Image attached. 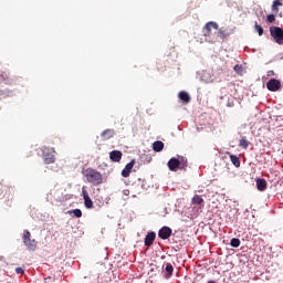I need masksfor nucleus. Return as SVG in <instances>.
I'll return each instance as SVG.
<instances>
[{
  "label": "nucleus",
  "mask_w": 283,
  "mask_h": 283,
  "mask_svg": "<svg viewBox=\"0 0 283 283\" xmlns=\"http://www.w3.org/2000/svg\"><path fill=\"white\" fill-rule=\"evenodd\" d=\"M82 174L86 178L87 182H90L94 187L103 185V174L98 172V170L93 168H86L82 171Z\"/></svg>",
  "instance_id": "1"
},
{
  "label": "nucleus",
  "mask_w": 283,
  "mask_h": 283,
  "mask_svg": "<svg viewBox=\"0 0 283 283\" xmlns=\"http://www.w3.org/2000/svg\"><path fill=\"white\" fill-rule=\"evenodd\" d=\"M22 242L29 251H36V247L39 243L36 242V240L32 239V233H30L28 230L23 231Z\"/></svg>",
  "instance_id": "2"
},
{
  "label": "nucleus",
  "mask_w": 283,
  "mask_h": 283,
  "mask_svg": "<svg viewBox=\"0 0 283 283\" xmlns=\"http://www.w3.org/2000/svg\"><path fill=\"white\" fill-rule=\"evenodd\" d=\"M271 36L274 39L275 43L283 45V30L280 27L270 28Z\"/></svg>",
  "instance_id": "3"
},
{
  "label": "nucleus",
  "mask_w": 283,
  "mask_h": 283,
  "mask_svg": "<svg viewBox=\"0 0 283 283\" xmlns=\"http://www.w3.org/2000/svg\"><path fill=\"white\" fill-rule=\"evenodd\" d=\"M3 192H4L3 198H6L7 205L10 207V202L14 200V187L4 186Z\"/></svg>",
  "instance_id": "4"
},
{
  "label": "nucleus",
  "mask_w": 283,
  "mask_h": 283,
  "mask_svg": "<svg viewBox=\"0 0 283 283\" xmlns=\"http://www.w3.org/2000/svg\"><path fill=\"white\" fill-rule=\"evenodd\" d=\"M82 196L86 209H94V201H92V198H90V192H87V189H85V187L82 188Z\"/></svg>",
  "instance_id": "5"
},
{
  "label": "nucleus",
  "mask_w": 283,
  "mask_h": 283,
  "mask_svg": "<svg viewBox=\"0 0 283 283\" xmlns=\"http://www.w3.org/2000/svg\"><path fill=\"white\" fill-rule=\"evenodd\" d=\"M266 87L270 92H277L282 87V82H280V80L271 78L266 83Z\"/></svg>",
  "instance_id": "6"
},
{
  "label": "nucleus",
  "mask_w": 283,
  "mask_h": 283,
  "mask_svg": "<svg viewBox=\"0 0 283 283\" xmlns=\"http://www.w3.org/2000/svg\"><path fill=\"white\" fill-rule=\"evenodd\" d=\"M171 228L165 226L158 231V238H160L161 240H169L171 238Z\"/></svg>",
  "instance_id": "7"
},
{
  "label": "nucleus",
  "mask_w": 283,
  "mask_h": 283,
  "mask_svg": "<svg viewBox=\"0 0 283 283\" xmlns=\"http://www.w3.org/2000/svg\"><path fill=\"white\" fill-rule=\"evenodd\" d=\"M43 160L45 165H52L56 158L50 153V148H43Z\"/></svg>",
  "instance_id": "8"
},
{
  "label": "nucleus",
  "mask_w": 283,
  "mask_h": 283,
  "mask_svg": "<svg viewBox=\"0 0 283 283\" xmlns=\"http://www.w3.org/2000/svg\"><path fill=\"white\" fill-rule=\"evenodd\" d=\"M168 169L170 171H178V169H180V160L176 157L170 158L168 161Z\"/></svg>",
  "instance_id": "9"
},
{
  "label": "nucleus",
  "mask_w": 283,
  "mask_h": 283,
  "mask_svg": "<svg viewBox=\"0 0 283 283\" xmlns=\"http://www.w3.org/2000/svg\"><path fill=\"white\" fill-rule=\"evenodd\" d=\"M134 165H136V160H132L128 163L125 168L122 170L123 178H129V174H132V169H134Z\"/></svg>",
  "instance_id": "10"
},
{
  "label": "nucleus",
  "mask_w": 283,
  "mask_h": 283,
  "mask_svg": "<svg viewBox=\"0 0 283 283\" xmlns=\"http://www.w3.org/2000/svg\"><path fill=\"white\" fill-rule=\"evenodd\" d=\"M205 36H211V30H218V23L216 22H208L205 28Z\"/></svg>",
  "instance_id": "11"
},
{
  "label": "nucleus",
  "mask_w": 283,
  "mask_h": 283,
  "mask_svg": "<svg viewBox=\"0 0 283 283\" xmlns=\"http://www.w3.org/2000/svg\"><path fill=\"white\" fill-rule=\"evenodd\" d=\"M156 240V232H148L144 239L145 247H151Z\"/></svg>",
  "instance_id": "12"
},
{
  "label": "nucleus",
  "mask_w": 283,
  "mask_h": 283,
  "mask_svg": "<svg viewBox=\"0 0 283 283\" xmlns=\"http://www.w3.org/2000/svg\"><path fill=\"white\" fill-rule=\"evenodd\" d=\"M109 158L113 163H120L123 159V153L120 150H113L109 153Z\"/></svg>",
  "instance_id": "13"
},
{
  "label": "nucleus",
  "mask_w": 283,
  "mask_h": 283,
  "mask_svg": "<svg viewBox=\"0 0 283 283\" xmlns=\"http://www.w3.org/2000/svg\"><path fill=\"white\" fill-rule=\"evenodd\" d=\"M115 134L116 132L114 129L107 128L104 132H102L101 138H103V140H109V138H114Z\"/></svg>",
  "instance_id": "14"
},
{
  "label": "nucleus",
  "mask_w": 283,
  "mask_h": 283,
  "mask_svg": "<svg viewBox=\"0 0 283 283\" xmlns=\"http://www.w3.org/2000/svg\"><path fill=\"white\" fill-rule=\"evenodd\" d=\"M178 96H179L180 101H181L185 105L191 103V96H190L189 93H187L186 91L179 92V95H178Z\"/></svg>",
  "instance_id": "15"
},
{
  "label": "nucleus",
  "mask_w": 283,
  "mask_h": 283,
  "mask_svg": "<svg viewBox=\"0 0 283 283\" xmlns=\"http://www.w3.org/2000/svg\"><path fill=\"white\" fill-rule=\"evenodd\" d=\"M165 266L166 274H164V277L169 280V277L174 275V265L171 263H166Z\"/></svg>",
  "instance_id": "16"
},
{
  "label": "nucleus",
  "mask_w": 283,
  "mask_h": 283,
  "mask_svg": "<svg viewBox=\"0 0 283 283\" xmlns=\"http://www.w3.org/2000/svg\"><path fill=\"white\" fill-rule=\"evenodd\" d=\"M283 3L282 0H274L272 2V12H274V14H277L280 12V8H282Z\"/></svg>",
  "instance_id": "17"
},
{
  "label": "nucleus",
  "mask_w": 283,
  "mask_h": 283,
  "mask_svg": "<svg viewBox=\"0 0 283 283\" xmlns=\"http://www.w3.org/2000/svg\"><path fill=\"white\" fill-rule=\"evenodd\" d=\"M192 205H197L198 207H205V199L200 195H196L192 200Z\"/></svg>",
  "instance_id": "18"
},
{
  "label": "nucleus",
  "mask_w": 283,
  "mask_h": 283,
  "mask_svg": "<svg viewBox=\"0 0 283 283\" xmlns=\"http://www.w3.org/2000/svg\"><path fill=\"white\" fill-rule=\"evenodd\" d=\"M256 189L259 191H266V179H256Z\"/></svg>",
  "instance_id": "19"
},
{
  "label": "nucleus",
  "mask_w": 283,
  "mask_h": 283,
  "mask_svg": "<svg viewBox=\"0 0 283 283\" xmlns=\"http://www.w3.org/2000/svg\"><path fill=\"white\" fill-rule=\"evenodd\" d=\"M153 149L154 151H163V149H165V143H163L161 140H157L153 144Z\"/></svg>",
  "instance_id": "20"
},
{
  "label": "nucleus",
  "mask_w": 283,
  "mask_h": 283,
  "mask_svg": "<svg viewBox=\"0 0 283 283\" xmlns=\"http://www.w3.org/2000/svg\"><path fill=\"white\" fill-rule=\"evenodd\" d=\"M218 36L219 39H222V41H224V39L229 36V31L227 29H219Z\"/></svg>",
  "instance_id": "21"
},
{
  "label": "nucleus",
  "mask_w": 283,
  "mask_h": 283,
  "mask_svg": "<svg viewBox=\"0 0 283 283\" xmlns=\"http://www.w3.org/2000/svg\"><path fill=\"white\" fill-rule=\"evenodd\" d=\"M239 147H242V149H249V140L247 137H242L239 142Z\"/></svg>",
  "instance_id": "22"
},
{
  "label": "nucleus",
  "mask_w": 283,
  "mask_h": 283,
  "mask_svg": "<svg viewBox=\"0 0 283 283\" xmlns=\"http://www.w3.org/2000/svg\"><path fill=\"white\" fill-rule=\"evenodd\" d=\"M230 160L234 167H240V158L235 155H230Z\"/></svg>",
  "instance_id": "23"
},
{
  "label": "nucleus",
  "mask_w": 283,
  "mask_h": 283,
  "mask_svg": "<svg viewBox=\"0 0 283 283\" xmlns=\"http://www.w3.org/2000/svg\"><path fill=\"white\" fill-rule=\"evenodd\" d=\"M177 160H179L180 169H185L187 167V158L186 157H179Z\"/></svg>",
  "instance_id": "24"
},
{
  "label": "nucleus",
  "mask_w": 283,
  "mask_h": 283,
  "mask_svg": "<svg viewBox=\"0 0 283 283\" xmlns=\"http://www.w3.org/2000/svg\"><path fill=\"white\" fill-rule=\"evenodd\" d=\"M69 213H73L75 218H83V211L81 209H73Z\"/></svg>",
  "instance_id": "25"
},
{
  "label": "nucleus",
  "mask_w": 283,
  "mask_h": 283,
  "mask_svg": "<svg viewBox=\"0 0 283 283\" xmlns=\"http://www.w3.org/2000/svg\"><path fill=\"white\" fill-rule=\"evenodd\" d=\"M254 30L259 33V36H262V34H264V28H262V25L258 24V22H255V24H254Z\"/></svg>",
  "instance_id": "26"
},
{
  "label": "nucleus",
  "mask_w": 283,
  "mask_h": 283,
  "mask_svg": "<svg viewBox=\"0 0 283 283\" xmlns=\"http://www.w3.org/2000/svg\"><path fill=\"white\" fill-rule=\"evenodd\" d=\"M230 245L233 247V249H238V247H240V239L238 238L231 239Z\"/></svg>",
  "instance_id": "27"
},
{
  "label": "nucleus",
  "mask_w": 283,
  "mask_h": 283,
  "mask_svg": "<svg viewBox=\"0 0 283 283\" xmlns=\"http://www.w3.org/2000/svg\"><path fill=\"white\" fill-rule=\"evenodd\" d=\"M268 23H275V14L271 13L266 15Z\"/></svg>",
  "instance_id": "28"
},
{
  "label": "nucleus",
  "mask_w": 283,
  "mask_h": 283,
  "mask_svg": "<svg viewBox=\"0 0 283 283\" xmlns=\"http://www.w3.org/2000/svg\"><path fill=\"white\" fill-rule=\"evenodd\" d=\"M233 70L237 72V74H242L243 72L242 65L240 64L234 65Z\"/></svg>",
  "instance_id": "29"
},
{
  "label": "nucleus",
  "mask_w": 283,
  "mask_h": 283,
  "mask_svg": "<svg viewBox=\"0 0 283 283\" xmlns=\"http://www.w3.org/2000/svg\"><path fill=\"white\" fill-rule=\"evenodd\" d=\"M15 273H18V275H23L24 273L23 268H17Z\"/></svg>",
  "instance_id": "30"
},
{
  "label": "nucleus",
  "mask_w": 283,
  "mask_h": 283,
  "mask_svg": "<svg viewBox=\"0 0 283 283\" xmlns=\"http://www.w3.org/2000/svg\"><path fill=\"white\" fill-rule=\"evenodd\" d=\"M44 282L45 283H52V282H54V279L52 276H48V277L44 279Z\"/></svg>",
  "instance_id": "31"
},
{
  "label": "nucleus",
  "mask_w": 283,
  "mask_h": 283,
  "mask_svg": "<svg viewBox=\"0 0 283 283\" xmlns=\"http://www.w3.org/2000/svg\"><path fill=\"white\" fill-rule=\"evenodd\" d=\"M208 283H216V281H208Z\"/></svg>",
  "instance_id": "32"
},
{
  "label": "nucleus",
  "mask_w": 283,
  "mask_h": 283,
  "mask_svg": "<svg viewBox=\"0 0 283 283\" xmlns=\"http://www.w3.org/2000/svg\"><path fill=\"white\" fill-rule=\"evenodd\" d=\"M271 73L270 74H273V71H270Z\"/></svg>",
  "instance_id": "33"
},
{
  "label": "nucleus",
  "mask_w": 283,
  "mask_h": 283,
  "mask_svg": "<svg viewBox=\"0 0 283 283\" xmlns=\"http://www.w3.org/2000/svg\"><path fill=\"white\" fill-rule=\"evenodd\" d=\"M271 73L270 74H273V71H270Z\"/></svg>",
  "instance_id": "34"
}]
</instances>
